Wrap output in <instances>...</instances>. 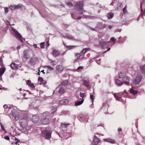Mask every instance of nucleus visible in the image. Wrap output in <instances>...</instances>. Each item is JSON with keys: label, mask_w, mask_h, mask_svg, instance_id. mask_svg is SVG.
<instances>
[{"label": "nucleus", "mask_w": 145, "mask_h": 145, "mask_svg": "<svg viewBox=\"0 0 145 145\" xmlns=\"http://www.w3.org/2000/svg\"><path fill=\"white\" fill-rule=\"evenodd\" d=\"M15 6V5H14L13 6L11 5L10 7V8L12 9H16V8H15V7H14Z\"/></svg>", "instance_id": "nucleus-45"}, {"label": "nucleus", "mask_w": 145, "mask_h": 145, "mask_svg": "<svg viewBox=\"0 0 145 145\" xmlns=\"http://www.w3.org/2000/svg\"><path fill=\"white\" fill-rule=\"evenodd\" d=\"M5 138L7 140H9L10 139V137L8 136H6L5 137Z\"/></svg>", "instance_id": "nucleus-48"}, {"label": "nucleus", "mask_w": 145, "mask_h": 145, "mask_svg": "<svg viewBox=\"0 0 145 145\" xmlns=\"http://www.w3.org/2000/svg\"><path fill=\"white\" fill-rule=\"evenodd\" d=\"M109 29H110L112 28V26H111L110 25L109 26Z\"/></svg>", "instance_id": "nucleus-61"}, {"label": "nucleus", "mask_w": 145, "mask_h": 145, "mask_svg": "<svg viewBox=\"0 0 145 145\" xmlns=\"http://www.w3.org/2000/svg\"><path fill=\"white\" fill-rule=\"evenodd\" d=\"M41 123L43 125H48L50 122V121L48 118H44L40 120Z\"/></svg>", "instance_id": "nucleus-8"}, {"label": "nucleus", "mask_w": 145, "mask_h": 145, "mask_svg": "<svg viewBox=\"0 0 145 145\" xmlns=\"http://www.w3.org/2000/svg\"><path fill=\"white\" fill-rule=\"evenodd\" d=\"M0 124H1V127L2 130L3 131H4L5 132H6L5 128L2 125V123H0Z\"/></svg>", "instance_id": "nucleus-42"}, {"label": "nucleus", "mask_w": 145, "mask_h": 145, "mask_svg": "<svg viewBox=\"0 0 145 145\" xmlns=\"http://www.w3.org/2000/svg\"><path fill=\"white\" fill-rule=\"evenodd\" d=\"M105 142H109L112 144H114L115 143V141L113 139L110 138L104 139Z\"/></svg>", "instance_id": "nucleus-16"}, {"label": "nucleus", "mask_w": 145, "mask_h": 145, "mask_svg": "<svg viewBox=\"0 0 145 145\" xmlns=\"http://www.w3.org/2000/svg\"><path fill=\"white\" fill-rule=\"evenodd\" d=\"M127 6H125V7H124V8H123V13L125 14L127 13Z\"/></svg>", "instance_id": "nucleus-29"}, {"label": "nucleus", "mask_w": 145, "mask_h": 145, "mask_svg": "<svg viewBox=\"0 0 145 145\" xmlns=\"http://www.w3.org/2000/svg\"><path fill=\"white\" fill-rule=\"evenodd\" d=\"M119 78H123L124 77L123 76V74L121 72L119 73Z\"/></svg>", "instance_id": "nucleus-41"}, {"label": "nucleus", "mask_w": 145, "mask_h": 145, "mask_svg": "<svg viewBox=\"0 0 145 145\" xmlns=\"http://www.w3.org/2000/svg\"><path fill=\"white\" fill-rule=\"evenodd\" d=\"M107 43L108 42L104 41L103 40L99 41V44L101 47L103 48H105L106 45H107Z\"/></svg>", "instance_id": "nucleus-11"}, {"label": "nucleus", "mask_w": 145, "mask_h": 145, "mask_svg": "<svg viewBox=\"0 0 145 145\" xmlns=\"http://www.w3.org/2000/svg\"><path fill=\"white\" fill-rule=\"evenodd\" d=\"M84 5L80 2H77L75 6L76 10L79 12V14H82L85 12L83 8Z\"/></svg>", "instance_id": "nucleus-1"}, {"label": "nucleus", "mask_w": 145, "mask_h": 145, "mask_svg": "<svg viewBox=\"0 0 145 145\" xmlns=\"http://www.w3.org/2000/svg\"><path fill=\"white\" fill-rule=\"evenodd\" d=\"M52 54L54 57H56L59 55L60 53L58 50H54L52 52Z\"/></svg>", "instance_id": "nucleus-15"}, {"label": "nucleus", "mask_w": 145, "mask_h": 145, "mask_svg": "<svg viewBox=\"0 0 145 145\" xmlns=\"http://www.w3.org/2000/svg\"><path fill=\"white\" fill-rule=\"evenodd\" d=\"M130 93L135 95L138 93V91L137 90H135L131 88L130 89Z\"/></svg>", "instance_id": "nucleus-18"}, {"label": "nucleus", "mask_w": 145, "mask_h": 145, "mask_svg": "<svg viewBox=\"0 0 145 145\" xmlns=\"http://www.w3.org/2000/svg\"><path fill=\"white\" fill-rule=\"evenodd\" d=\"M84 99H82V100L80 101H78L76 102L75 104V105L76 106H78L81 105L83 102Z\"/></svg>", "instance_id": "nucleus-22"}, {"label": "nucleus", "mask_w": 145, "mask_h": 145, "mask_svg": "<svg viewBox=\"0 0 145 145\" xmlns=\"http://www.w3.org/2000/svg\"><path fill=\"white\" fill-rule=\"evenodd\" d=\"M22 6V4H19L18 5H15V6H14L15 7V8H16H16H21Z\"/></svg>", "instance_id": "nucleus-31"}, {"label": "nucleus", "mask_w": 145, "mask_h": 145, "mask_svg": "<svg viewBox=\"0 0 145 145\" xmlns=\"http://www.w3.org/2000/svg\"><path fill=\"white\" fill-rule=\"evenodd\" d=\"M80 97L83 98L84 97H85L86 95L84 93H81L80 94Z\"/></svg>", "instance_id": "nucleus-35"}, {"label": "nucleus", "mask_w": 145, "mask_h": 145, "mask_svg": "<svg viewBox=\"0 0 145 145\" xmlns=\"http://www.w3.org/2000/svg\"><path fill=\"white\" fill-rule=\"evenodd\" d=\"M22 88H20L19 89V90L20 91H21V90H22Z\"/></svg>", "instance_id": "nucleus-64"}, {"label": "nucleus", "mask_w": 145, "mask_h": 145, "mask_svg": "<svg viewBox=\"0 0 145 145\" xmlns=\"http://www.w3.org/2000/svg\"><path fill=\"white\" fill-rule=\"evenodd\" d=\"M46 44L47 45V47H48L49 45V40H48L46 42Z\"/></svg>", "instance_id": "nucleus-53"}, {"label": "nucleus", "mask_w": 145, "mask_h": 145, "mask_svg": "<svg viewBox=\"0 0 145 145\" xmlns=\"http://www.w3.org/2000/svg\"><path fill=\"white\" fill-rule=\"evenodd\" d=\"M121 38H122L121 37H120L119 38V40L117 41V42H122V41L120 40L121 39Z\"/></svg>", "instance_id": "nucleus-49"}, {"label": "nucleus", "mask_w": 145, "mask_h": 145, "mask_svg": "<svg viewBox=\"0 0 145 145\" xmlns=\"http://www.w3.org/2000/svg\"><path fill=\"white\" fill-rule=\"evenodd\" d=\"M110 48H109L108 49L107 51H109L110 50Z\"/></svg>", "instance_id": "nucleus-63"}, {"label": "nucleus", "mask_w": 145, "mask_h": 145, "mask_svg": "<svg viewBox=\"0 0 145 145\" xmlns=\"http://www.w3.org/2000/svg\"><path fill=\"white\" fill-rule=\"evenodd\" d=\"M100 142V140L96 136L94 135L93 142L95 145H97Z\"/></svg>", "instance_id": "nucleus-12"}, {"label": "nucleus", "mask_w": 145, "mask_h": 145, "mask_svg": "<svg viewBox=\"0 0 145 145\" xmlns=\"http://www.w3.org/2000/svg\"><path fill=\"white\" fill-rule=\"evenodd\" d=\"M81 16H79L76 19L78 20H79V19H81Z\"/></svg>", "instance_id": "nucleus-57"}, {"label": "nucleus", "mask_w": 145, "mask_h": 145, "mask_svg": "<svg viewBox=\"0 0 145 145\" xmlns=\"http://www.w3.org/2000/svg\"><path fill=\"white\" fill-rule=\"evenodd\" d=\"M111 40L113 42H114L116 40V39H115L114 37H112L111 38Z\"/></svg>", "instance_id": "nucleus-47"}, {"label": "nucleus", "mask_w": 145, "mask_h": 145, "mask_svg": "<svg viewBox=\"0 0 145 145\" xmlns=\"http://www.w3.org/2000/svg\"><path fill=\"white\" fill-rule=\"evenodd\" d=\"M83 85L87 88L89 87V82L86 80H84L83 81Z\"/></svg>", "instance_id": "nucleus-19"}, {"label": "nucleus", "mask_w": 145, "mask_h": 145, "mask_svg": "<svg viewBox=\"0 0 145 145\" xmlns=\"http://www.w3.org/2000/svg\"><path fill=\"white\" fill-rule=\"evenodd\" d=\"M94 96L90 94V98L91 100V102L92 103H93L94 100Z\"/></svg>", "instance_id": "nucleus-33"}, {"label": "nucleus", "mask_w": 145, "mask_h": 145, "mask_svg": "<svg viewBox=\"0 0 145 145\" xmlns=\"http://www.w3.org/2000/svg\"><path fill=\"white\" fill-rule=\"evenodd\" d=\"M114 96L115 98H116V100L117 101H119L120 98L118 97H116V94H114Z\"/></svg>", "instance_id": "nucleus-40"}, {"label": "nucleus", "mask_w": 145, "mask_h": 145, "mask_svg": "<svg viewBox=\"0 0 145 145\" xmlns=\"http://www.w3.org/2000/svg\"><path fill=\"white\" fill-rule=\"evenodd\" d=\"M69 102L68 100L67 99H64L60 100L59 103L61 105H65L67 103Z\"/></svg>", "instance_id": "nucleus-14"}, {"label": "nucleus", "mask_w": 145, "mask_h": 145, "mask_svg": "<svg viewBox=\"0 0 145 145\" xmlns=\"http://www.w3.org/2000/svg\"><path fill=\"white\" fill-rule=\"evenodd\" d=\"M4 8H5V12L6 14H7V13H8V8L7 7Z\"/></svg>", "instance_id": "nucleus-43"}, {"label": "nucleus", "mask_w": 145, "mask_h": 145, "mask_svg": "<svg viewBox=\"0 0 145 145\" xmlns=\"http://www.w3.org/2000/svg\"><path fill=\"white\" fill-rule=\"evenodd\" d=\"M20 46H18L17 47V48L18 49H20Z\"/></svg>", "instance_id": "nucleus-60"}, {"label": "nucleus", "mask_w": 145, "mask_h": 145, "mask_svg": "<svg viewBox=\"0 0 145 145\" xmlns=\"http://www.w3.org/2000/svg\"><path fill=\"white\" fill-rule=\"evenodd\" d=\"M33 47L35 48H36L37 47V45L36 44H34L33 45Z\"/></svg>", "instance_id": "nucleus-55"}, {"label": "nucleus", "mask_w": 145, "mask_h": 145, "mask_svg": "<svg viewBox=\"0 0 145 145\" xmlns=\"http://www.w3.org/2000/svg\"><path fill=\"white\" fill-rule=\"evenodd\" d=\"M142 3H141V5H140V8H141V12H142L143 11L142 10Z\"/></svg>", "instance_id": "nucleus-58"}, {"label": "nucleus", "mask_w": 145, "mask_h": 145, "mask_svg": "<svg viewBox=\"0 0 145 145\" xmlns=\"http://www.w3.org/2000/svg\"><path fill=\"white\" fill-rule=\"evenodd\" d=\"M83 67L82 66H80L78 67L77 69V70H79L80 69H82L83 68Z\"/></svg>", "instance_id": "nucleus-52"}, {"label": "nucleus", "mask_w": 145, "mask_h": 145, "mask_svg": "<svg viewBox=\"0 0 145 145\" xmlns=\"http://www.w3.org/2000/svg\"><path fill=\"white\" fill-rule=\"evenodd\" d=\"M42 136L46 139H49L51 138V134L49 131L45 129L42 132Z\"/></svg>", "instance_id": "nucleus-3"}, {"label": "nucleus", "mask_w": 145, "mask_h": 145, "mask_svg": "<svg viewBox=\"0 0 145 145\" xmlns=\"http://www.w3.org/2000/svg\"><path fill=\"white\" fill-rule=\"evenodd\" d=\"M123 82L126 85L129 86V81L128 77L124 76L122 79Z\"/></svg>", "instance_id": "nucleus-10"}, {"label": "nucleus", "mask_w": 145, "mask_h": 145, "mask_svg": "<svg viewBox=\"0 0 145 145\" xmlns=\"http://www.w3.org/2000/svg\"><path fill=\"white\" fill-rule=\"evenodd\" d=\"M25 95H26V94H25V93H24V94H23V96H24V97H25Z\"/></svg>", "instance_id": "nucleus-62"}, {"label": "nucleus", "mask_w": 145, "mask_h": 145, "mask_svg": "<svg viewBox=\"0 0 145 145\" xmlns=\"http://www.w3.org/2000/svg\"><path fill=\"white\" fill-rule=\"evenodd\" d=\"M49 114V112H44L42 114L44 116H46L47 115H48Z\"/></svg>", "instance_id": "nucleus-34"}, {"label": "nucleus", "mask_w": 145, "mask_h": 145, "mask_svg": "<svg viewBox=\"0 0 145 145\" xmlns=\"http://www.w3.org/2000/svg\"><path fill=\"white\" fill-rule=\"evenodd\" d=\"M12 113L13 116L14 117L15 119L18 120L20 118L19 113L18 112L16 111L13 110L12 111Z\"/></svg>", "instance_id": "nucleus-6"}, {"label": "nucleus", "mask_w": 145, "mask_h": 145, "mask_svg": "<svg viewBox=\"0 0 145 145\" xmlns=\"http://www.w3.org/2000/svg\"><path fill=\"white\" fill-rule=\"evenodd\" d=\"M3 107L5 108H6V109H8V105H5L4 106H3Z\"/></svg>", "instance_id": "nucleus-50"}, {"label": "nucleus", "mask_w": 145, "mask_h": 145, "mask_svg": "<svg viewBox=\"0 0 145 145\" xmlns=\"http://www.w3.org/2000/svg\"><path fill=\"white\" fill-rule=\"evenodd\" d=\"M140 69L142 72L145 74V65L141 66Z\"/></svg>", "instance_id": "nucleus-26"}, {"label": "nucleus", "mask_w": 145, "mask_h": 145, "mask_svg": "<svg viewBox=\"0 0 145 145\" xmlns=\"http://www.w3.org/2000/svg\"><path fill=\"white\" fill-rule=\"evenodd\" d=\"M40 47L41 48H43L44 47V42H42L40 44Z\"/></svg>", "instance_id": "nucleus-36"}, {"label": "nucleus", "mask_w": 145, "mask_h": 145, "mask_svg": "<svg viewBox=\"0 0 145 145\" xmlns=\"http://www.w3.org/2000/svg\"><path fill=\"white\" fill-rule=\"evenodd\" d=\"M31 81L30 80H28L27 81V84H29H29L31 83Z\"/></svg>", "instance_id": "nucleus-51"}, {"label": "nucleus", "mask_w": 145, "mask_h": 145, "mask_svg": "<svg viewBox=\"0 0 145 145\" xmlns=\"http://www.w3.org/2000/svg\"><path fill=\"white\" fill-rule=\"evenodd\" d=\"M115 81L116 83L117 84H118L119 85L121 86L123 84L122 82H121L120 80L118 79H116L115 80Z\"/></svg>", "instance_id": "nucleus-24"}, {"label": "nucleus", "mask_w": 145, "mask_h": 145, "mask_svg": "<svg viewBox=\"0 0 145 145\" xmlns=\"http://www.w3.org/2000/svg\"><path fill=\"white\" fill-rule=\"evenodd\" d=\"M89 50V48H85L83 49V50L81 52V54H84L87 51Z\"/></svg>", "instance_id": "nucleus-25"}, {"label": "nucleus", "mask_w": 145, "mask_h": 145, "mask_svg": "<svg viewBox=\"0 0 145 145\" xmlns=\"http://www.w3.org/2000/svg\"><path fill=\"white\" fill-rule=\"evenodd\" d=\"M46 67L47 68L49 71H51L54 69L52 68L49 66H47Z\"/></svg>", "instance_id": "nucleus-38"}, {"label": "nucleus", "mask_w": 145, "mask_h": 145, "mask_svg": "<svg viewBox=\"0 0 145 145\" xmlns=\"http://www.w3.org/2000/svg\"><path fill=\"white\" fill-rule=\"evenodd\" d=\"M29 51L28 49L25 50L23 52V57L26 59H28L30 57V55L29 54Z\"/></svg>", "instance_id": "nucleus-5"}, {"label": "nucleus", "mask_w": 145, "mask_h": 145, "mask_svg": "<svg viewBox=\"0 0 145 145\" xmlns=\"http://www.w3.org/2000/svg\"><path fill=\"white\" fill-rule=\"evenodd\" d=\"M6 69L5 67H2L0 68V76H1L5 71Z\"/></svg>", "instance_id": "nucleus-20"}, {"label": "nucleus", "mask_w": 145, "mask_h": 145, "mask_svg": "<svg viewBox=\"0 0 145 145\" xmlns=\"http://www.w3.org/2000/svg\"><path fill=\"white\" fill-rule=\"evenodd\" d=\"M67 5L69 7H73V4H72V3L70 2H69L68 3H67Z\"/></svg>", "instance_id": "nucleus-32"}, {"label": "nucleus", "mask_w": 145, "mask_h": 145, "mask_svg": "<svg viewBox=\"0 0 145 145\" xmlns=\"http://www.w3.org/2000/svg\"><path fill=\"white\" fill-rule=\"evenodd\" d=\"M29 85V86L31 88H35L34 84L32 83H30Z\"/></svg>", "instance_id": "nucleus-39"}, {"label": "nucleus", "mask_w": 145, "mask_h": 145, "mask_svg": "<svg viewBox=\"0 0 145 145\" xmlns=\"http://www.w3.org/2000/svg\"><path fill=\"white\" fill-rule=\"evenodd\" d=\"M114 14L112 12L109 13L107 15V17L108 19H110L113 18Z\"/></svg>", "instance_id": "nucleus-23"}, {"label": "nucleus", "mask_w": 145, "mask_h": 145, "mask_svg": "<svg viewBox=\"0 0 145 145\" xmlns=\"http://www.w3.org/2000/svg\"><path fill=\"white\" fill-rule=\"evenodd\" d=\"M122 131V129L121 128H119L118 129V131L120 132Z\"/></svg>", "instance_id": "nucleus-56"}, {"label": "nucleus", "mask_w": 145, "mask_h": 145, "mask_svg": "<svg viewBox=\"0 0 145 145\" xmlns=\"http://www.w3.org/2000/svg\"><path fill=\"white\" fill-rule=\"evenodd\" d=\"M28 121V117L26 115H24L23 118L20 119L19 121L20 126L22 128L26 126Z\"/></svg>", "instance_id": "nucleus-2"}, {"label": "nucleus", "mask_w": 145, "mask_h": 145, "mask_svg": "<svg viewBox=\"0 0 145 145\" xmlns=\"http://www.w3.org/2000/svg\"><path fill=\"white\" fill-rule=\"evenodd\" d=\"M77 47L76 46H67L66 47L69 50H70L73 49L76 47Z\"/></svg>", "instance_id": "nucleus-21"}, {"label": "nucleus", "mask_w": 145, "mask_h": 145, "mask_svg": "<svg viewBox=\"0 0 145 145\" xmlns=\"http://www.w3.org/2000/svg\"><path fill=\"white\" fill-rule=\"evenodd\" d=\"M38 80L40 82H43V80L42 78L41 77H39L38 79Z\"/></svg>", "instance_id": "nucleus-37"}, {"label": "nucleus", "mask_w": 145, "mask_h": 145, "mask_svg": "<svg viewBox=\"0 0 145 145\" xmlns=\"http://www.w3.org/2000/svg\"><path fill=\"white\" fill-rule=\"evenodd\" d=\"M10 66L12 69H16L18 68V65L14 63H12Z\"/></svg>", "instance_id": "nucleus-17"}, {"label": "nucleus", "mask_w": 145, "mask_h": 145, "mask_svg": "<svg viewBox=\"0 0 145 145\" xmlns=\"http://www.w3.org/2000/svg\"><path fill=\"white\" fill-rule=\"evenodd\" d=\"M75 56L77 57L76 58L77 59H79L80 58V55L79 53H78V54L76 53V54Z\"/></svg>", "instance_id": "nucleus-44"}, {"label": "nucleus", "mask_w": 145, "mask_h": 145, "mask_svg": "<svg viewBox=\"0 0 145 145\" xmlns=\"http://www.w3.org/2000/svg\"><path fill=\"white\" fill-rule=\"evenodd\" d=\"M68 83V82L67 80H65L62 82V85L64 86L66 85H67Z\"/></svg>", "instance_id": "nucleus-28"}, {"label": "nucleus", "mask_w": 145, "mask_h": 145, "mask_svg": "<svg viewBox=\"0 0 145 145\" xmlns=\"http://www.w3.org/2000/svg\"><path fill=\"white\" fill-rule=\"evenodd\" d=\"M71 14L72 18L74 19H75V16L74 14L73 13H72Z\"/></svg>", "instance_id": "nucleus-46"}, {"label": "nucleus", "mask_w": 145, "mask_h": 145, "mask_svg": "<svg viewBox=\"0 0 145 145\" xmlns=\"http://www.w3.org/2000/svg\"><path fill=\"white\" fill-rule=\"evenodd\" d=\"M65 92V89L61 87L60 88L59 91V93L60 94H62L63 93Z\"/></svg>", "instance_id": "nucleus-27"}, {"label": "nucleus", "mask_w": 145, "mask_h": 145, "mask_svg": "<svg viewBox=\"0 0 145 145\" xmlns=\"http://www.w3.org/2000/svg\"><path fill=\"white\" fill-rule=\"evenodd\" d=\"M68 125V124L61 123V127H66Z\"/></svg>", "instance_id": "nucleus-30"}, {"label": "nucleus", "mask_w": 145, "mask_h": 145, "mask_svg": "<svg viewBox=\"0 0 145 145\" xmlns=\"http://www.w3.org/2000/svg\"><path fill=\"white\" fill-rule=\"evenodd\" d=\"M15 140H17V141L15 143V144H18V142L19 141V140H17V138H16V139H15Z\"/></svg>", "instance_id": "nucleus-54"}, {"label": "nucleus", "mask_w": 145, "mask_h": 145, "mask_svg": "<svg viewBox=\"0 0 145 145\" xmlns=\"http://www.w3.org/2000/svg\"><path fill=\"white\" fill-rule=\"evenodd\" d=\"M12 31L15 34L16 36L19 38L21 40H22V37L21 35L15 29H12Z\"/></svg>", "instance_id": "nucleus-13"}, {"label": "nucleus", "mask_w": 145, "mask_h": 145, "mask_svg": "<svg viewBox=\"0 0 145 145\" xmlns=\"http://www.w3.org/2000/svg\"><path fill=\"white\" fill-rule=\"evenodd\" d=\"M56 110H57L56 108H55L54 109L52 110H54V112H56Z\"/></svg>", "instance_id": "nucleus-59"}, {"label": "nucleus", "mask_w": 145, "mask_h": 145, "mask_svg": "<svg viewBox=\"0 0 145 145\" xmlns=\"http://www.w3.org/2000/svg\"><path fill=\"white\" fill-rule=\"evenodd\" d=\"M64 69V67L62 65H58L56 66V70L58 73H61L63 72Z\"/></svg>", "instance_id": "nucleus-7"}, {"label": "nucleus", "mask_w": 145, "mask_h": 145, "mask_svg": "<svg viewBox=\"0 0 145 145\" xmlns=\"http://www.w3.org/2000/svg\"><path fill=\"white\" fill-rule=\"evenodd\" d=\"M39 120V117L36 115H33L32 116V121L35 123H37Z\"/></svg>", "instance_id": "nucleus-9"}, {"label": "nucleus", "mask_w": 145, "mask_h": 145, "mask_svg": "<svg viewBox=\"0 0 145 145\" xmlns=\"http://www.w3.org/2000/svg\"><path fill=\"white\" fill-rule=\"evenodd\" d=\"M142 79V76L138 75L136 78L133 80V82L135 84L137 85L141 81Z\"/></svg>", "instance_id": "nucleus-4"}]
</instances>
